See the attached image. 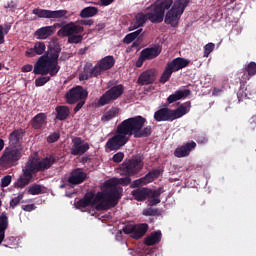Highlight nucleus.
<instances>
[{"instance_id":"f257e3e1","label":"nucleus","mask_w":256,"mask_h":256,"mask_svg":"<svg viewBox=\"0 0 256 256\" xmlns=\"http://www.w3.org/2000/svg\"><path fill=\"white\" fill-rule=\"evenodd\" d=\"M145 123H147V118L141 115L125 119L118 124L113 137L106 142L105 149L119 151L121 147H125L129 143L131 137H134V139L151 137L153 135V126H145Z\"/></svg>"},{"instance_id":"f03ea898","label":"nucleus","mask_w":256,"mask_h":256,"mask_svg":"<svg viewBox=\"0 0 256 256\" xmlns=\"http://www.w3.org/2000/svg\"><path fill=\"white\" fill-rule=\"evenodd\" d=\"M57 158L53 155L47 156L42 160L36 157H30L22 167V175L14 183L15 189H23L27 187L36 173H43L55 165Z\"/></svg>"},{"instance_id":"7ed1b4c3","label":"nucleus","mask_w":256,"mask_h":256,"mask_svg":"<svg viewBox=\"0 0 256 256\" xmlns=\"http://www.w3.org/2000/svg\"><path fill=\"white\" fill-rule=\"evenodd\" d=\"M61 53V46L53 44L48 47L47 52L40 56L34 65V75H50V77L57 76L61 66H59V54Z\"/></svg>"},{"instance_id":"20e7f679","label":"nucleus","mask_w":256,"mask_h":256,"mask_svg":"<svg viewBox=\"0 0 256 256\" xmlns=\"http://www.w3.org/2000/svg\"><path fill=\"white\" fill-rule=\"evenodd\" d=\"M105 185V191L96 194V201H100L96 205V211H107L111 207H116L119 204V199L123 195V188L115 186L111 182H105Z\"/></svg>"},{"instance_id":"39448f33","label":"nucleus","mask_w":256,"mask_h":256,"mask_svg":"<svg viewBox=\"0 0 256 256\" xmlns=\"http://www.w3.org/2000/svg\"><path fill=\"white\" fill-rule=\"evenodd\" d=\"M173 0H156L154 4L147 8L148 21L152 23H163L165 11L171 9Z\"/></svg>"},{"instance_id":"423d86ee","label":"nucleus","mask_w":256,"mask_h":256,"mask_svg":"<svg viewBox=\"0 0 256 256\" xmlns=\"http://www.w3.org/2000/svg\"><path fill=\"white\" fill-rule=\"evenodd\" d=\"M189 6V0H176L172 3V8L167 11L165 15L164 22L166 25H171V27H177L179 25V20L181 15L185 13V9Z\"/></svg>"},{"instance_id":"0eeeda50","label":"nucleus","mask_w":256,"mask_h":256,"mask_svg":"<svg viewBox=\"0 0 256 256\" xmlns=\"http://www.w3.org/2000/svg\"><path fill=\"white\" fill-rule=\"evenodd\" d=\"M183 115H187V107L181 105L176 109L168 108V104L165 105L164 108H160L154 113V120L157 123H161L162 121H175V119H181Z\"/></svg>"},{"instance_id":"6e6552de","label":"nucleus","mask_w":256,"mask_h":256,"mask_svg":"<svg viewBox=\"0 0 256 256\" xmlns=\"http://www.w3.org/2000/svg\"><path fill=\"white\" fill-rule=\"evenodd\" d=\"M135 201H145L149 199L150 207H155L161 203V190H152L149 188H137L131 192Z\"/></svg>"},{"instance_id":"1a4fd4ad","label":"nucleus","mask_w":256,"mask_h":256,"mask_svg":"<svg viewBox=\"0 0 256 256\" xmlns=\"http://www.w3.org/2000/svg\"><path fill=\"white\" fill-rule=\"evenodd\" d=\"M143 158L139 155L133 156L131 159L126 160L120 167L121 175H129L135 177L139 175L144 167Z\"/></svg>"},{"instance_id":"9d476101","label":"nucleus","mask_w":256,"mask_h":256,"mask_svg":"<svg viewBox=\"0 0 256 256\" xmlns=\"http://www.w3.org/2000/svg\"><path fill=\"white\" fill-rule=\"evenodd\" d=\"M21 157H23L21 149L15 147H6L2 156L0 157V163L3 167H15L18 165Z\"/></svg>"},{"instance_id":"9b49d317","label":"nucleus","mask_w":256,"mask_h":256,"mask_svg":"<svg viewBox=\"0 0 256 256\" xmlns=\"http://www.w3.org/2000/svg\"><path fill=\"white\" fill-rule=\"evenodd\" d=\"M123 93H125V86L122 84L111 87L99 98L97 102L98 107H105V105H109V103L117 101Z\"/></svg>"},{"instance_id":"f8f14e48","label":"nucleus","mask_w":256,"mask_h":256,"mask_svg":"<svg viewBox=\"0 0 256 256\" xmlns=\"http://www.w3.org/2000/svg\"><path fill=\"white\" fill-rule=\"evenodd\" d=\"M87 97H89V92L83 86H76L66 92L64 99L68 105H75L81 100H87Z\"/></svg>"},{"instance_id":"ddd939ff","label":"nucleus","mask_w":256,"mask_h":256,"mask_svg":"<svg viewBox=\"0 0 256 256\" xmlns=\"http://www.w3.org/2000/svg\"><path fill=\"white\" fill-rule=\"evenodd\" d=\"M149 231V225L147 223L142 224H129L123 228L125 235H130L133 239H141Z\"/></svg>"},{"instance_id":"4468645a","label":"nucleus","mask_w":256,"mask_h":256,"mask_svg":"<svg viewBox=\"0 0 256 256\" xmlns=\"http://www.w3.org/2000/svg\"><path fill=\"white\" fill-rule=\"evenodd\" d=\"M33 15H36L40 19H63L66 17L67 10H47L41 8H35L32 10Z\"/></svg>"},{"instance_id":"2eb2a0df","label":"nucleus","mask_w":256,"mask_h":256,"mask_svg":"<svg viewBox=\"0 0 256 256\" xmlns=\"http://www.w3.org/2000/svg\"><path fill=\"white\" fill-rule=\"evenodd\" d=\"M85 28L81 25H76L74 22H70L64 26L62 29L57 32L58 37H68L70 38L73 35H78L79 33H83Z\"/></svg>"},{"instance_id":"dca6fc26","label":"nucleus","mask_w":256,"mask_h":256,"mask_svg":"<svg viewBox=\"0 0 256 256\" xmlns=\"http://www.w3.org/2000/svg\"><path fill=\"white\" fill-rule=\"evenodd\" d=\"M72 143L73 145L70 153L74 157H77L79 155H85L88 149H90L89 143L83 142V139H81V137H75L74 139H72Z\"/></svg>"},{"instance_id":"f3484780","label":"nucleus","mask_w":256,"mask_h":256,"mask_svg":"<svg viewBox=\"0 0 256 256\" xmlns=\"http://www.w3.org/2000/svg\"><path fill=\"white\" fill-rule=\"evenodd\" d=\"M156 79H157V70L155 68H151V69L145 70L139 75L137 79V84L141 86L153 85Z\"/></svg>"},{"instance_id":"a211bd4d","label":"nucleus","mask_w":256,"mask_h":256,"mask_svg":"<svg viewBox=\"0 0 256 256\" xmlns=\"http://www.w3.org/2000/svg\"><path fill=\"white\" fill-rule=\"evenodd\" d=\"M245 83L247 82L240 83V89L237 92L239 103H241V101H243L244 99H251L253 95H256L255 86L249 84L245 87Z\"/></svg>"},{"instance_id":"6ab92c4d","label":"nucleus","mask_w":256,"mask_h":256,"mask_svg":"<svg viewBox=\"0 0 256 256\" xmlns=\"http://www.w3.org/2000/svg\"><path fill=\"white\" fill-rule=\"evenodd\" d=\"M87 180V173L83 172L81 168L74 169L70 176L67 179L69 185H81L84 181Z\"/></svg>"},{"instance_id":"aec40b11","label":"nucleus","mask_w":256,"mask_h":256,"mask_svg":"<svg viewBox=\"0 0 256 256\" xmlns=\"http://www.w3.org/2000/svg\"><path fill=\"white\" fill-rule=\"evenodd\" d=\"M101 73L99 72V68L93 64L88 63L84 66L83 72L79 75L80 81H89V79H93V77H99Z\"/></svg>"},{"instance_id":"412c9836","label":"nucleus","mask_w":256,"mask_h":256,"mask_svg":"<svg viewBox=\"0 0 256 256\" xmlns=\"http://www.w3.org/2000/svg\"><path fill=\"white\" fill-rule=\"evenodd\" d=\"M197 147V143L195 141L188 142L180 147H177L174 151V157L181 159L182 157H189L191 155V151H193Z\"/></svg>"},{"instance_id":"4be33fe9","label":"nucleus","mask_w":256,"mask_h":256,"mask_svg":"<svg viewBox=\"0 0 256 256\" xmlns=\"http://www.w3.org/2000/svg\"><path fill=\"white\" fill-rule=\"evenodd\" d=\"M189 63L191 61L189 59H185L182 57H177L172 61L168 62L166 66L173 72L177 73V71H181V69H185V67H189Z\"/></svg>"},{"instance_id":"5701e85b","label":"nucleus","mask_w":256,"mask_h":256,"mask_svg":"<svg viewBox=\"0 0 256 256\" xmlns=\"http://www.w3.org/2000/svg\"><path fill=\"white\" fill-rule=\"evenodd\" d=\"M115 67V57L108 55L101 60H99L96 64V68L98 69L100 75L103 71H109V69H113Z\"/></svg>"},{"instance_id":"b1692460","label":"nucleus","mask_w":256,"mask_h":256,"mask_svg":"<svg viewBox=\"0 0 256 256\" xmlns=\"http://www.w3.org/2000/svg\"><path fill=\"white\" fill-rule=\"evenodd\" d=\"M161 51H163V48L159 45H155L143 49L140 53L142 54V57H145L146 61H153V59H157V57L161 55Z\"/></svg>"},{"instance_id":"393cba45","label":"nucleus","mask_w":256,"mask_h":256,"mask_svg":"<svg viewBox=\"0 0 256 256\" xmlns=\"http://www.w3.org/2000/svg\"><path fill=\"white\" fill-rule=\"evenodd\" d=\"M147 21H149L147 13L144 14L143 12H140L136 14L134 22L131 23L129 30L135 31V29H139V27H144Z\"/></svg>"},{"instance_id":"a878e982","label":"nucleus","mask_w":256,"mask_h":256,"mask_svg":"<svg viewBox=\"0 0 256 256\" xmlns=\"http://www.w3.org/2000/svg\"><path fill=\"white\" fill-rule=\"evenodd\" d=\"M47 46H45V42H35L33 48H29L26 50L25 55L26 57H35V55H43Z\"/></svg>"},{"instance_id":"bb28decb","label":"nucleus","mask_w":256,"mask_h":256,"mask_svg":"<svg viewBox=\"0 0 256 256\" xmlns=\"http://www.w3.org/2000/svg\"><path fill=\"white\" fill-rule=\"evenodd\" d=\"M47 125V114L45 113H38L35 117L31 120V127L33 129L39 130L43 129Z\"/></svg>"},{"instance_id":"cd10ccee","label":"nucleus","mask_w":256,"mask_h":256,"mask_svg":"<svg viewBox=\"0 0 256 256\" xmlns=\"http://www.w3.org/2000/svg\"><path fill=\"white\" fill-rule=\"evenodd\" d=\"M191 95V90L184 89V90H177L174 94H171L167 98L168 105L171 103H175L176 101H181V99H185Z\"/></svg>"},{"instance_id":"c85d7f7f","label":"nucleus","mask_w":256,"mask_h":256,"mask_svg":"<svg viewBox=\"0 0 256 256\" xmlns=\"http://www.w3.org/2000/svg\"><path fill=\"white\" fill-rule=\"evenodd\" d=\"M55 33V26H44L35 31L34 35L37 39H49Z\"/></svg>"},{"instance_id":"c756f323","label":"nucleus","mask_w":256,"mask_h":256,"mask_svg":"<svg viewBox=\"0 0 256 256\" xmlns=\"http://www.w3.org/2000/svg\"><path fill=\"white\" fill-rule=\"evenodd\" d=\"M24 134H25V130L21 128L15 129L14 131H12L8 137L10 146L17 148V145H19Z\"/></svg>"},{"instance_id":"7c9ffc66","label":"nucleus","mask_w":256,"mask_h":256,"mask_svg":"<svg viewBox=\"0 0 256 256\" xmlns=\"http://www.w3.org/2000/svg\"><path fill=\"white\" fill-rule=\"evenodd\" d=\"M245 71L247 73H243L240 83H247L251 77H255L256 75V63L255 62H250L247 67L245 68Z\"/></svg>"},{"instance_id":"2f4dec72","label":"nucleus","mask_w":256,"mask_h":256,"mask_svg":"<svg viewBox=\"0 0 256 256\" xmlns=\"http://www.w3.org/2000/svg\"><path fill=\"white\" fill-rule=\"evenodd\" d=\"M162 237L163 234H161V231H155L145 238L144 243L148 247H152L153 245H157V243H161Z\"/></svg>"},{"instance_id":"473e14b6","label":"nucleus","mask_w":256,"mask_h":256,"mask_svg":"<svg viewBox=\"0 0 256 256\" xmlns=\"http://www.w3.org/2000/svg\"><path fill=\"white\" fill-rule=\"evenodd\" d=\"M7 227H9V217H7L6 212H3L0 215V245L5 239V231H7Z\"/></svg>"},{"instance_id":"72a5a7b5","label":"nucleus","mask_w":256,"mask_h":256,"mask_svg":"<svg viewBox=\"0 0 256 256\" xmlns=\"http://www.w3.org/2000/svg\"><path fill=\"white\" fill-rule=\"evenodd\" d=\"M57 121H66L71 114V110L68 106H57L55 108Z\"/></svg>"},{"instance_id":"f704fd0d","label":"nucleus","mask_w":256,"mask_h":256,"mask_svg":"<svg viewBox=\"0 0 256 256\" xmlns=\"http://www.w3.org/2000/svg\"><path fill=\"white\" fill-rule=\"evenodd\" d=\"M98 13L99 9H97V7L89 6L81 10L80 17L86 19L87 17H95Z\"/></svg>"},{"instance_id":"c9c22d12","label":"nucleus","mask_w":256,"mask_h":256,"mask_svg":"<svg viewBox=\"0 0 256 256\" xmlns=\"http://www.w3.org/2000/svg\"><path fill=\"white\" fill-rule=\"evenodd\" d=\"M110 183L115 185H122L123 187H127V185H131V176L124 175V178H113L110 180Z\"/></svg>"},{"instance_id":"e433bc0d","label":"nucleus","mask_w":256,"mask_h":256,"mask_svg":"<svg viewBox=\"0 0 256 256\" xmlns=\"http://www.w3.org/2000/svg\"><path fill=\"white\" fill-rule=\"evenodd\" d=\"M141 33H143L142 28H140L132 33L127 34L123 39V43H125L126 45H130V43H133V41H135L137 39V37H139V35H141Z\"/></svg>"},{"instance_id":"4c0bfd02","label":"nucleus","mask_w":256,"mask_h":256,"mask_svg":"<svg viewBox=\"0 0 256 256\" xmlns=\"http://www.w3.org/2000/svg\"><path fill=\"white\" fill-rule=\"evenodd\" d=\"M119 115V108L112 107L108 112H106L102 116V121H111V119H115Z\"/></svg>"},{"instance_id":"58836bf2","label":"nucleus","mask_w":256,"mask_h":256,"mask_svg":"<svg viewBox=\"0 0 256 256\" xmlns=\"http://www.w3.org/2000/svg\"><path fill=\"white\" fill-rule=\"evenodd\" d=\"M83 199L85 201L88 202V204H90L91 206L95 205L97 207V205H99V203H101V201L97 200V196H95V194H93V192H88L84 195Z\"/></svg>"},{"instance_id":"ea45409f","label":"nucleus","mask_w":256,"mask_h":256,"mask_svg":"<svg viewBox=\"0 0 256 256\" xmlns=\"http://www.w3.org/2000/svg\"><path fill=\"white\" fill-rule=\"evenodd\" d=\"M173 75V72L170 70V68L166 65L160 79L159 83H162V85H165L169 79H171V76Z\"/></svg>"},{"instance_id":"a19ab883","label":"nucleus","mask_w":256,"mask_h":256,"mask_svg":"<svg viewBox=\"0 0 256 256\" xmlns=\"http://www.w3.org/2000/svg\"><path fill=\"white\" fill-rule=\"evenodd\" d=\"M142 215L145 217H160L161 211L159 208H147L143 210Z\"/></svg>"},{"instance_id":"79ce46f5","label":"nucleus","mask_w":256,"mask_h":256,"mask_svg":"<svg viewBox=\"0 0 256 256\" xmlns=\"http://www.w3.org/2000/svg\"><path fill=\"white\" fill-rule=\"evenodd\" d=\"M23 197H24V194L19 193L17 197L12 198L10 200V209H15V207H17V205H19V203L23 201Z\"/></svg>"},{"instance_id":"37998d69","label":"nucleus","mask_w":256,"mask_h":256,"mask_svg":"<svg viewBox=\"0 0 256 256\" xmlns=\"http://www.w3.org/2000/svg\"><path fill=\"white\" fill-rule=\"evenodd\" d=\"M43 188L39 184H34L28 189L29 195H41Z\"/></svg>"},{"instance_id":"c03bdc74","label":"nucleus","mask_w":256,"mask_h":256,"mask_svg":"<svg viewBox=\"0 0 256 256\" xmlns=\"http://www.w3.org/2000/svg\"><path fill=\"white\" fill-rule=\"evenodd\" d=\"M51 81V77L49 76H41L35 79V86L36 87H43L46 83H49Z\"/></svg>"},{"instance_id":"a18cd8bd","label":"nucleus","mask_w":256,"mask_h":256,"mask_svg":"<svg viewBox=\"0 0 256 256\" xmlns=\"http://www.w3.org/2000/svg\"><path fill=\"white\" fill-rule=\"evenodd\" d=\"M83 41V35L81 34H73L68 38V43L77 45Z\"/></svg>"},{"instance_id":"49530a36","label":"nucleus","mask_w":256,"mask_h":256,"mask_svg":"<svg viewBox=\"0 0 256 256\" xmlns=\"http://www.w3.org/2000/svg\"><path fill=\"white\" fill-rule=\"evenodd\" d=\"M59 139H61V134L59 132H54L47 137V143H57Z\"/></svg>"},{"instance_id":"de8ad7c7","label":"nucleus","mask_w":256,"mask_h":256,"mask_svg":"<svg viewBox=\"0 0 256 256\" xmlns=\"http://www.w3.org/2000/svg\"><path fill=\"white\" fill-rule=\"evenodd\" d=\"M215 50V45L213 43H208L204 46V57H209L211 53Z\"/></svg>"},{"instance_id":"09e8293b","label":"nucleus","mask_w":256,"mask_h":256,"mask_svg":"<svg viewBox=\"0 0 256 256\" xmlns=\"http://www.w3.org/2000/svg\"><path fill=\"white\" fill-rule=\"evenodd\" d=\"M90 206H91V204H89V202L87 200H85L84 198H82L76 202L77 209H85Z\"/></svg>"},{"instance_id":"8fccbe9b","label":"nucleus","mask_w":256,"mask_h":256,"mask_svg":"<svg viewBox=\"0 0 256 256\" xmlns=\"http://www.w3.org/2000/svg\"><path fill=\"white\" fill-rule=\"evenodd\" d=\"M143 185H145V180H143V177H142V178H139V179L131 182L130 187H131V189H135L137 187H143Z\"/></svg>"},{"instance_id":"3c124183","label":"nucleus","mask_w":256,"mask_h":256,"mask_svg":"<svg viewBox=\"0 0 256 256\" xmlns=\"http://www.w3.org/2000/svg\"><path fill=\"white\" fill-rule=\"evenodd\" d=\"M125 157V154L123 152H117L116 154L113 155L112 161L114 163H121Z\"/></svg>"},{"instance_id":"603ef678","label":"nucleus","mask_w":256,"mask_h":256,"mask_svg":"<svg viewBox=\"0 0 256 256\" xmlns=\"http://www.w3.org/2000/svg\"><path fill=\"white\" fill-rule=\"evenodd\" d=\"M12 177L11 175H6L1 179V187H9L11 185Z\"/></svg>"},{"instance_id":"864d4df0","label":"nucleus","mask_w":256,"mask_h":256,"mask_svg":"<svg viewBox=\"0 0 256 256\" xmlns=\"http://www.w3.org/2000/svg\"><path fill=\"white\" fill-rule=\"evenodd\" d=\"M21 209L23 211L31 213V211H35V209H37V206H35V204H27V205H22Z\"/></svg>"},{"instance_id":"5fc2aeb1","label":"nucleus","mask_w":256,"mask_h":256,"mask_svg":"<svg viewBox=\"0 0 256 256\" xmlns=\"http://www.w3.org/2000/svg\"><path fill=\"white\" fill-rule=\"evenodd\" d=\"M142 179L144 180L145 185H147L148 183H153V181H155V178H153L150 172H148L144 177H142Z\"/></svg>"},{"instance_id":"6e6d98bb","label":"nucleus","mask_w":256,"mask_h":256,"mask_svg":"<svg viewBox=\"0 0 256 256\" xmlns=\"http://www.w3.org/2000/svg\"><path fill=\"white\" fill-rule=\"evenodd\" d=\"M85 101L86 100H80L78 102H76V106L74 108V113H79V111H81V109L83 108V105H85Z\"/></svg>"},{"instance_id":"4d7b16f0","label":"nucleus","mask_w":256,"mask_h":256,"mask_svg":"<svg viewBox=\"0 0 256 256\" xmlns=\"http://www.w3.org/2000/svg\"><path fill=\"white\" fill-rule=\"evenodd\" d=\"M145 61H147V59L145 57H143V54L140 52V56H139L138 60L136 61V67H138V68L143 67V63H145Z\"/></svg>"},{"instance_id":"13d9d810","label":"nucleus","mask_w":256,"mask_h":256,"mask_svg":"<svg viewBox=\"0 0 256 256\" xmlns=\"http://www.w3.org/2000/svg\"><path fill=\"white\" fill-rule=\"evenodd\" d=\"M30 71H33V65L26 64L22 67V73H30Z\"/></svg>"},{"instance_id":"bf43d9fd","label":"nucleus","mask_w":256,"mask_h":256,"mask_svg":"<svg viewBox=\"0 0 256 256\" xmlns=\"http://www.w3.org/2000/svg\"><path fill=\"white\" fill-rule=\"evenodd\" d=\"M5 43V32H3V27L0 25V45Z\"/></svg>"},{"instance_id":"052dcab7","label":"nucleus","mask_w":256,"mask_h":256,"mask_svg":"<svg viewBox=\"0 0 256 256\" xmlns=\"http://www.w3.org/2000/svg\"><path fill=\"white\" fill-rule=\"evenodd\" d=\"M93 23H95V21H93V19L80 21V25H88V27H91V25H93Z\"/></svg>"},{"instance_id":"680f3d73","label":"nucleus","mask_w":256,"mask_h":256,"mask_svg":"<svg viewBox=\"0 0 256 256\" xmlns=\"http://www.w3.org/2000/svg\"><path fill=\"white\" fill-rule=\"evenodd\" d=\"M5 9H17V4L13 1L8 2L6 6H4Z\"/></svg>"},{"instance_id":"e2e57ef3","label":"nucleus","mask_w":256,"mask_h":256,"mask_svg":"<svg viewBox=\"0 0 256 256\" xmlns=\"http://www.w3.org/2000/svg\"><path fill=\"white\" fill-rule=\"evenodd\" d=\"M150 174L151 176L154 178V179H157V177H159V175H161V171L160 170H152L150 171Z\"/></svg>"},{"instance_id":"0e129e2a","label":"nucleus","mask_w":256,"mask_h":256,"mask_svg":"<svg viewBox=\"0 0 256 256\" xmlns=\"http://www.w3.org/2000/svg\"><path fill=\"white\" fill-rule=\"evenodd\" d=\"M100 1L104 7H107V6L111 5V3H113L115 0H100Z\"/></svg>"},{"instance_id":"69168bd1","label":"nucleus","mask_w":256,"mask_h":256,"mask_svg":"<svg viewBox=\"0 0 256 256\" xmlns=\"http://www.w3.org/2000/svg\"><path fill=\"white\" fill-rule=\"evenodd\" d=\"M87 47L85 48H81L79 51H78V55H85L87 53Z\"/></svg>"},{"instance_id":"338daca9","label":"nucleus","mask_w":256,"mask_h":256,"mask_svg":"<svg viewBox=\"0 0 256 256\" xmlns=\"http://www.w3.org/2000/svg\"><path fill=\"white\" fill-rule=\"evenodd\" d=\"M69 59V56L67 54L60 56L59 61H67Z\"/></svg>"},{"instance_id":"774afa93","label":"nucleus","mask_w":256,"mask_h":256,"mask_svg":"<svg viewBox=\"0 0 256 256\" xmlns=\"http://www.w3.org/2000/svg\"><path fill=\"white\" fill-rule=\"evenodd\" d=\"M4 147H5V141L3 139H0V152L3 151Z\"/></svg>"}]
</instances>
